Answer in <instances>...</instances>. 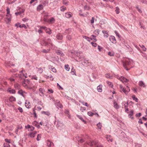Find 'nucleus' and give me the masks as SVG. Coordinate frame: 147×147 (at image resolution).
Returning <instances> with one entry per match:
<instances>
[{
	"instance_id": "nucleus-38",
	"label": "nucleus",
	"mask_w": 147,
	"mask_h": 147,
	"mask_svg": "<svg viewBox=\"0 0 147 147\" xmlns=\"http://www.w3.org/2000/svg\"><path fill=\"white\" fill-rule=\"evenodd\" d=\"M42 113L43 114H44L48 116H49L50 115V114L49 112H45L44 111H42Z\"/></svg>"
},
{
	"instance_id": "nucleus-18",
	"label": "nucleus",
	"mask_w": 147,
	"mask_h": 147,
	"mask_svg": "<svg viewBox=\"0 0 147 147\" xmlns=\"http://www.w3.org/2000/svg\"><path fill=\"white\" fill-rule=\"evenodd\" d=\"M114 107L116 109H118L119 108V107L118 106L117 103L116 101H115L113 102Z\"/></svg>"
},
{
	"instance_id": "nucleus-40",
	"label": "nucleus",
	"mask_w": 147,
	"mask_h": 147,
	"mask_svg": "<svg viewBox=\"0 0 147 147\" xmlns=\"http://www.w3.org/2000/svg\"><path fill=\"white\" fill-rule=\"evenodd\" d=\"M100 31V30L99 29H96L94 31L95 33L98 35L99 34Z\"/></svg>"
},
{
	"instance_id": "nucleus-3",
	"label": "nucleus",
	"mask_w": 147,
	"mask_h": 147,
	"mask_svg": "<svg viewBox=\"0 0 147 147\" xmlns=\"http://www.w3.org/2000/svg\"><path fill=\"white\" fill-rule=\"evenodd\" d=\"M55 104L58 109L59 108L62 109L63 107L62 104L60 103V101L59 100H56V102Z\"/></svg>"
},
{
	"instance_id": "nucleus-17",
	"label": "nucleus",
	"mask_w": 147,
	"mask_h": 147,
	"mask_svg": "<svg viewBox=\"0 0 147 147\" xmlns=\"http://www.w3.org/2000/svg\"><path fill=\"white\" fill-rule=\"evenodd\" d=\"M102 32L104 34V37L107 38L109 36V35L108 34L107 31L103 30L102 31Z\"/></svg>"
},
{
	"instance_id": "nucleus-14",
	"label": "nucleus",
	"mask_w": 147,
	"mask_h": 147,
	"mask_svg": "<svg viewBox=\"0 0 147 147\" xmlns=\"http://www.w3.org/2000/svg\"><path fill=\"white\" fill-rule=\"evenodd\" d=\"M43 7L42 5L40 4L37 7V11H40L43 9Z\"/></svg>"
},
{
	"instance_id": "nucleus-33",
	"label": "nucleus",
	"mask_w": 147,
	"mask_h": 147,
	"mask_svg": "<svg viewBox=\"0 0 147 147\" xmlns=\"http://www.w3.org/2000/svg\"><path fill=\"white\" fill-rule=\"evenodd\" d=\"M108 55L111 56H113L114 55V53L113 52H109Z\"/></svg>"
},
{
	"instance_id": "nucleus-16",
	"label": "nucleus",
	"mask_w": 147,
	"mask_h": 147,
	"mask_svg": "<svg viewBox=\"0 0 147 147\" xmlns=\"http://www.w3.org/2000/svg\"><path fill=\"white\" fill-rule=\"evenodd\" d=\"M77 116L85 124H86V121L82 117L81 115H77Z\"/></svg>"
},
{
	"instance_id": "nucleus-21",
	"label": "nucleus",
	"mask_w": 147,
	"mask_h": 147,
	"mask_svg": "<svg viewBox=\"0 0 147 147\" xmlns=\"http://www.w3.org/2000/svg\"><path fill=\"white\" fill-rule=\"evenodd\" d=\"M50 50V48L48 49H43L42 50V52L44 53H47L49 52V51Z\"/></svg>"
},
{
	"instance_id": "nucleus-62",
	"label": "nucleus",
	"mask_w": 147,
	"mask_h": 147,
	"mask_svg": "<svg viewBox=\"0 0 147 147\" xmlns=\"http://www.w3.org/2000/svg\"><path fill=\"white\" fill-rule=\"evenodd\" d=\"M18 110L19 111L20 113H22L23 112V110L22 108L19 107L18 108Z\"/></svg>"
},
{
	"instance_id": "nucleus-44",
	"label": "nucleus",
	"mask_w": 147,
	"mask_h": 147,
	"mask_svg": "<svg viewBox=\"0 0 147 147\" xmlns=\"http://www.w3.org/2000/svg\"><path fill=\"white\" fill-rule=\"evenodd\" d=\"M29 136L31 138H34L35 136L32 132L30 133Z\"/></svg>"
},
{
	"instance_id": "nucleus-49",
	"label": "nucleus",
	"mask_w": 147,
	"mask_h": 147,
	"mask_svg": "<svg viewBox=\"0 0 147 147\" xmlns=\"http://www.w3.org/2000/svg\"><path fill=\"white\" fill-rule=\"evenodd\" d=\"M83 38H85L89 42H90V38L86 36H84L83 37Z\"/></svg>"
},
{
	"instance_id": "nucleus-52",
	"label": "nucleus",
	"mask_w": 147,
	"mask_h": 147,
	"mask_svg": "<svg viewBox=\"0 0 147 147\" xmlns=\"http://www.w3.org/2000/svg\"><path fill=\"white\" fill-rule=\"evenodd\" d=\"M51 71L53 72H56V70L55 67H51Z\"/></svg>"
},
{
	"instance_id": "nucleus-58",
	"label": "nucleus",
	"mask_w": 147,
	"mask_h": 147,
	"mask_svg": "<svg viewBox=\"0 0 147 147\" xmlns=\"http://www.w3.org/2000/svg\"><path fill=\"white\" fill-rule=\"evenodd\" d=\"M141 115V114L140 113H137L136 114V117H140Z\"/></svg>"
},
{
	"instance_id": "nucleus-43",
	"label": "nucleus",
	"mask_w": 147,
	"mask_h": 147,
	"mask_svg": "<svg viewBox=\"0 0 147 147\" xmlns=\"http://www.w3.org/2000/svg\"><path fill=\"white\" fill-rule=\"evenodd\" d=\"M88 12H86V13L84 14H83L80 13V15L81 16H82L84 17L88 15Z\"/></svg>"
},
{
	"instance_id": "nucleus-26",
	"label": "nucleus",
	"mask_w": 147,
	"mask_h": 147,
	"mask_svg": "<svg viewBox=\"0 0 147 147\" xmlns=\"http://www.w3.org/2000/svg\"><path fill=\"white\" fill-rule=\"evenodd\" d=\"M57 54L58 55H61V56H63L64 54L62 52L59 51H58L56 52Z\"/></svg>"
},
{
	"instance_id": "nucleus-57",
	"label": "nucleus",
	"mask_w": 147,
	"mask_h": 147,
	"mask_svg": "<svg viewBox=\"0 0 147 147\" xmlns=\"http://www.w3.org/2000/svg\"><path fill=\"white\" fill-rule=\"evenodd\" d=\"M84 9L85 10H89V7L87 5H86L84 7Z\"/></svg>"
},
{
	"instance_id": "nucleus-2",
	"label": "nucleus",
	"mask_w": 147,
	"mask_h": 147,
	"mask_svg": "<svg viewBox=\"0 0 147 147\" xmlns=\"http://www.w3.org/2000/svg\"><path fill=\"white\" fill-rule=\"evenodd\" d=\"M43 43V45L47 47H49L48 46L49 45H51L52 46H53V44L51 42V40L50 38L47 39V41H44Z\"/></svg>"
},
{
	"instance_id": "nucleus-29",
	"label": "nucleus",
	"mask_w": 147,
	"mask_h": 147,
	"mask_svg": "<svg viewBox=\"0 0 147 147\" xmlns=\"http://www.w3.org/2000/svg\"><path fill=\"white\" fill-rule=\"evenodd\" d=\"M66 38L67 40L69 41L71 40L72 39L71 36L70 35H68L67 36Z\"/></svg>"
},
{
	"instance_id": "nucleus-55",
	"label": "nucleus",
	"mask_w": 147,
	"mask_h": 147,
	"mask_svg": "<svg viewBox=\"0 0 147 147\" xmlns=\"http://www.w3.org/2000/svg\"><path fill=\"white\" fill-rule=\"evenodd\" d=\"M80 110L82 112H83L84 111H85L86 110V108L84 107H81Z\"/></svg>"
},
{
	"instance_id": "nucleus-20",
	"label": "nucleus",
	"mask_w": 147,
	"mask_h": 147,
	"mask_svg": "<svg viewBox=\"0 0 147 147\" xmlns=\"http://www.w3.org/2000/svg\"><path fill=\"white\" fill-rule=\"evenodd\" d=\"M52 144H53V143L49 140H48L47 141V145L48 146V147H51Z\"/></svg>"
},
{
	"instance_id": "nucleus-37",
	"label": "nucleus",
	"mask_w": 147,
	"mask_h": 147,
	"mask_svg": "<svg viewBox=\"0 0 147 147\" xmlns=\"http://www.w3.org/2000/svg\"><path fill=\"white\" fill-rule=\"evenodd\" d=\"M19 27L21 28H22L23 27H24L25 28H27V27L24 24H22V25L20 24V26H19Z\"/></svg>"
},
{
	"instance_id": "nucleus-61",
	"label": "nucleus",
	"mask_w": 147,
	"mask_h": 147,
	"mask_svg": "<svg viewBox=\"0 0 147 147\" xmlns=\"http://www.w3.org/2000/svg\"><path fill=\"white\" fill-rule=\"evenodd\" d=\"M40 29H44L46 30L47 29V28L45 26H40Z\"/></svg>"
},
{
	"instance_id": "nucleus-12",
	"label": "nucleus",
	"mask_w": 147,
	"mask_h": 147,
	"mask_svg": "<svg viewBox=\"0 0 147 147\" xmlns=\"http://www.w3.org/2000/svg\"><path fill=\"white\" fill-rule=\"evenodd\" d=\"M107 140L108 141H110L111 142L113 141V139L111 138V136L110 135H107L106 136Z\"/></svg>"
},
{
	"instance_id": "nucleus-5",
	"label": "nucleus",
	"mask_w": 147,
	"mask_h": 147,
	"mask_svg": "<svg viewBox=\"0 0 147 147\" xmlns=\"http://www.w3.org/2000/svg\"><path fill=\"white\" fill-rule=\"evenodd\" d=\"M123 67L125 68V69H126L128 71L129 70V69H128L127 68V65H129V63L127 61H123Z\"/></svg>"
},
{
	"instance_id": "nucleus-7",
	"label": "nucleus",
	"mask_w": 147,
	"mask_h": 147,
	"mask_svg": "<svg viewBox=\"0 0 147 147\" xmlns=\"http://www.w3.org/2000/svg\"><path fill=\"white\" fill-rule=\"evenodd\" d=\"M65 32L68 35H70L71 33H73V32L72 31V29L71 28H69L66 29L65 30Z\"/></svg>"
},
{
	"instance_id": "nucleus-42",
	"label": "nucleus",
	"mask_w": 147,
	"mask_h": 147,
	"mask_svg": "<svg viewBox=\"0 0 147 147\" xmlns=\"http://www.w3.org/2000/svg\"><path fill=\"white\" fill-rule=\"evenodd\" d=\"M88 115L90 116H92L94 115V114L91 111H89L88 113Z\"/></svg>"
},
{
	"instance_id": "nucleus-13",
	"label": "nucleus",
	"mask_w": 147,
	"mask_h": 147,
	"mask_svg": "<svg viewBox=\"0 0 147 147\" xmlns=\"http://www.w3.org/2000/svg\"><path fill=\"white\" fill-rule=\"evenodd\" d=\"M139 85L140 86L144 88L146 86L145 84L142 81H139Z\"/></svg>"
},
{
	"instance_id": "nucleus-4",
	"label": "nucleus",
	"mask_w": 147,
	"mask_h": 147,
	"mask_svg": "<svg viewBox=\"0 0 147 147\" xmlns=\"http://www.w3.org/2000/svg\"><path fill=\"white\" fill-rule=\"evenodd\" d=\"M110 41L114 44L116 43V41L115 37L113 36H110L109 38Z\"/></svg>"
},
{
	"instance_id": "nucleus-46",
	"label": "nucleus",
	"mask_w": 147,
	"mask_h": 147,
	"mask_svg": "<svg viewBox=\"0 0 147 147\" xmlns=\"http://www.w3.org/2000/svg\"><path fill=\"white\" fill-rule=\"evenodd\" d=\"M91 44L92 46L94 47H96L97 45V44L96 43L94 42H92Z\"/></svg>"
},
{
	"instance_id": "nucleus-64",
	"label": "nucleus",
	"mask_w": 147,
	"mask_h": 147,
	"mask_svg": "<svg viewBox=\"0 0 147 147\" xmlns=\"http://www.w3.org/2000/svg\"><path fill=\"white\" fill-rule=\"evenodd\" d=\"M136 7L139 12H140V13H141L142 12L141 10L139 8L138 6H137Z\"/></svg>"
},
{
	"instance_id": "nucleus-9",
	"label": "nucleus",
	"mask_w": 147,
	"mask_h": 147,
	"mask_svg": "<svg viewBox=\"0 0 147 147\" xmlns=\"http://www.w3.org/2000/svg\"><path fill=\"white\" fill-rule=\"evenodd\" d=\"M134 111L132 110H131L130 111V113L128 115V117L129 118H131V119H133L134 118L132 116L133 115Z\"/></svg>"
},
{
	"instance_id": "nucleus-22",
	"label": "nucleus",
	"mask_w": 147,
	"mask_h": 147,
	"mask_svg": "<svg viewBox=\"0 0 147 147\" xmlns=\"http://www.w3.org/2000/svg\"><path fill=\"white\" fill-rule=\"evenodd\" d=\"M102 86L100 85H99L97 87V89L98 91L99 92H101L102 90Z\"/></svg>"
},
{
	"instance_id": "nucleus-10",
	"label": "nucleus",
	"mask_w": 147,
	"mask_h": 147,
	"mask_svg": "<svg viewBox=\"0 0 147 147\" xmlns=\"http://www.w3.org/2000/svg\"><path fill=\"white\" fill-rule=\"evenodd\" d=\"M7 91L8 92H9L11 94H15L16 93V91L14 89H11V88H9Z\"/></svg>"
},
{
	"instance_id": "nucleus-23",
	"label": "nucleus",
	"mask_w": 147,
	"mask_h": 147,
	"mask_svg": "<svg viewBox=\"0 0 147 147\" xmlns=\"http://www.w3.org/2000/svg\"><path fill=\"white\" fill-rule=\"evenodd\" d=\"M96 36L94 35H92L91 36V38L90 39L91 40H94V42H96L97 41V40L96 38Z\"/></svg>"
},
{
	"instance_id": "nucleus-11",
	"label": "nucleus",
	"mask_w": 147,
	"mask_h": 147,
	"mask_svg": "<svg viewBox=\"0 0 147 147\" xmlns=\"http://www.w3.org/2000/svg\"><path fill=\"white\" fill-rule=\"evenodd\" d=\"M65 16L67 18H69L71 17L72 13L70 12H67L65 14Z\"/></svg>"
},
{
	"instance_id": "nucleus-45",
	"label": "nucleus",
	"mask_w": 147,
	"mask_h": 147,
	"mask_svg": "<svg viewBox=\"0 0 147 147\" xmlns=\"http://www.w3.org/2000/svg\"><path fill=\"white\" fill-rule=\"evenodd\" d=\"M125 111L126 112L128 113V111H129V109L127 107V106L125 105Z\"/></svg>"
},
{
	"instance_id": "nucleus-59",
	"label": "nucleus",
	"mask_w": 147,
	"mask_h": 147,
	"mask_svg": "<svg viewBox=\"0 0 147 147\" xmlns=\"http://www.w3.org/2000/svg\"><path fill=\"white\" fill-rule=\"evenodd\" d=\"M25 127L26 129H29L31 127V126L29 125H27L25 126Z\"/></svg>"
},
{
	"instance_id": "nucleus-53",
	"label": "nucleus",
	"mask_w": 147,
	"mask_h": 147,
	"mask_svg": "<svg viewBox=\"0 0 147 147\" xmlns=\"http://www.w3.org/2000/svg\"><path fill=\"white\" fill-rule=\"evenodd\" d=\"M97 126L99 129H101V125L100 123L99 122L97 124Z\"/></svg>"
},
{
	"instance_id": "nucleus-54",
	"label": "nucleus",
	"mask_w": 147,
	"mask_h": 147,
	"mask_svg": "<svg viewBox=\"0 0 147 147\" xmlns=\"http://www.w3.org/2000/svg\"><path fill=\"white\" fill-rule=\"evenodd\" d=\"M38 123L36 121H34V123H33L32 125L35 126L36 127Z\"/></svg>"
},
{
	"instance_id": "nucleus-60",
	"label": "nucleus",
	"mask_w": 147,
	"mask_h": 147,
	"mask_svg": "<svg viewBox=\"0 0 147 147\" xmlns=\"http://www.w3.org/2000/svg\"><path fill=\"white\" fill-rule=\"evenodd\" d=\"M34 111L33 114L34 115V117L35 118H37V115L36 113V112L34 111V110H33Z\"/></svg>"
},
{
	"instance_id": "nucleus-50",
	"label": "nucleus",
	"mask_w": 147,
	"mask_h": 147,
	"mask_svg": "<svg viewBox=\"0 0 147 147\" xmlns=\"http://www.w3.org/2000/svg\"><path fill=\"white\" fill-rule=\"evenodd\" d=\"M141 2L142 3H144L147 5V1L145 0H141Z\"/></svg>"
},
{
	"instance_id": "nucleus-8",
	"label": "nucleus",
	"mask_w": 147,
	"mask_h": 147,
	"mask_svg": "<svg viewBox=\"0 0 147 147\" xmlns=\"http://www.w3.org/2000/svg\"><path fill=\"white\" fill-rule=\"evenodd\" d=\"M63 36L61 34L59 33L57 34L56 36V38L59 40H61L63 38Z\"/></svg>"
},
{
	"instance_id": "nucleus-28",
	"label": "nucleus",
	"mask_w": 147,
	"mask_h": 147,
	"mask_svg": "<svg viewBox=\"0 0 147 147\" xmlns=\"http://www.w3.org/2000/svg\"><path fill=\"white\" fill-rule=\"evenodd\" d=\"M46 32L49 34H51V30L49 28H47L46 30Z\"/></svg>"
},
{
	"instance_id": "nucleus-35",
	"label": "nucleus",
	"mask_w": 147,
	"mask_h": 147,
	"mask_svg": "<svg viewBox=\"0 0 147 147\" xmlns=\"http://www.w3.org/2000/svg\"><path fill=\"white\" fill-rule=\"evenodd\" d=\"M65 69L67 71H69V67L68 65H65Z\"/></svg>"
},
{
	"instance_id": "nucleus-32",
	"label": "nucleus",
	"mask_w": 147,
	"mask_h": 147,
	"mask_svg": "<svg viewBox=\"0 0 147 147\" xmlns=\"http://www.w3.org/2000/svg\"><path fill=\"white\" fill-rule=\"evenodd\" d=\"M60 10L61 11H64L66 10V7L63 6L60 7Z\"/></svg>"
},
{
	"instance_id": "nucleus-19",
	"label": "nucleus",
	"mask_w": 147,
	"mask_h": 147,
	"mask_svg": "<svg viewBox=\"0 0 147 147\" xmlns=\"http://www.w3.org/2000/svg\"><path fill=\"white\" fill-rule=\"evenodd\" d=\"M121 81L123 82H127L128 81V80L125 78L124 77L121 76Z\"/></svg>"
},
{
	"instance_id": "nucleus-27",
	"label": "nucleus",
	"mask_w": 147,
	"mask_h": 147,
	"mask_svg": "<svg viewBox=\"0 0 147 147\" xmlns=\"http://www.w3.org/2000/svg\"><path fill=\"white\" fill-rule=\"evenodd\" d=\"M128 90H126V88H123L122 89L123 91L124 92L125 94H127L128 92L130 91V90L128 89Z\"/></svg>"
},
{
	"instance_id": "nucleus-36",
	"label": "nucleus",
	"mask_w": 147,
	"mask_h": 147,
	"mask_svg": "<svg viewBox=\"0 0 147 147\" xmlns=\"http://www.w3.org/2000/svg\"><path fill=\"white\" fill-rule=\"evenodd\" d=\"M132 97L134 100H135L136 102H138V99L137 98L135 97V96L134 95H133L132 96Z\"/></svg>"
},
{
	"instance_id": "nucleus-25",
	"label": "nucleus",
	"mask_w": 147,
	"mask_h": 147,
	"mask_svg": "<svg viewBox=\"0 0 147 147\" xmlns=\"http://www.w3.org/2000/svg\"><path fill=\"white\" fill-rule=\"evenodd\" d=\"M14 88L18 90L20 89V85L18 84H16L14 85Z\"/></svg>"
},
{
	"instance_id": "nucleus-63",
	"label": "nucleus",
	"mask_w": 147,
	"mask_h": 147,
	"mask_svg": "<svg viewBox=\"0 0 147 147\" xmlns=\"http://www.w3.org/2000/svg\"><path fill=\"white\" fill-rule=\"evenodd\" d=\"M94 17H93L92 18V19L90 20V22L91 24H93L94 23Z\"/></svg>"
},
{
	"instance_id": "nucleus-24",
	"label": "nucleus",
	"mask_w": 147,
	"mask_h": 147,
	"mask_svg": "<svg viewBox=\"0 0 147 147\" xmlns=\"http://www.w3.org/2000/svg\"><path fill=\"white\" fill-rule=\"evenodd\" d=\"M9 100L11 102L14 101H16V99L13 96H11L9 98Z\"/></svg>"
},
{
	"instance_id": "nucleus-48",
	"label": "nucleus",
	"mask_w": 147,
	"mask_h": 147,
	"mask_svg": "<svg viewBox=\"0 0 147 147\" xmlns=\"http://www.w3.org/2000/svg\"><path fill=\"white\" fill-rule=\"evenodd\" d=\"M41 135L40 134H38L37 135V138L36 139L37 141H39L40 140L39 138H41Z\"/></svg>"
},
{
	"instance_id": "nucleus-41",
	"label": "nucleus",
	"mask_w": 147,
	"mask_h": 147,
	"mask_svg": "<svg viewBox=\"0 0 147 147\" xmlns=\"http://www.w3.org/2000/svg\"><path fill=\"white\" fill-rule=\"evenodd\" d=\"M119 8L118 7H116L115 11L117 14H118L119 13Z\"/></svg>"
},
{
	"instance_id": "nucleus-39",
	"label": "nucleus",
	"mask_w": 147,
	"mask_h": 147,
	"mask_svg": "<svg viewBox=\"0 0 147 147\" xmlns=\"http://www.w3.org/2000/svg\"><path fill=\"white\" fill-rule=\"evenodd\" d=\"M84 141V140L82 138H81L80 140H78V142L80 143H82Z\"/></svg>"
},
{
	"instance_id": "nucleus-6",
	"label": "nucleus",
	"mask_w": 147,
	"mask_h": 147,
	"mask_svg": "<svg viewBox=\"0 0 147 147\" xmlns=\"http://www.w3.org/2000/svg\"><path fill=\"white\" fill-rule=\"evenodd\" d=\"M40 3L42 4L44 6H48V1L47 0H44L43 1H41Z\"/></svg>"
},
{
	"instance_id": "nucleus-51",
	"label": "nucleus",
	"mask_w": 147,
	"mask_h": 147,
	"mask_svg": "<svg viewBox=\"0 0 147 147\" xmlns=\"http://www.w3.org/2000/svg\"><path fill=\"white\" fill-rule=\"evenodd\" d=\"M4 147H10V145L9 144L7 143H4Z\"/></svg>"
},
{
	"instance_id": "nucleus-31",
	"label": "nucleus",
	"mask_w": 147,
	"mask_h": 147,
	"mask_svg": "<svg viewBox=\"0 0 147 147\" xmlns=\"http://www.w3.org/2000/svg\"><path fill=\"white\" fill-rule=\"evenodd\" d=\"M18 93L20 94L21 96H24L23 92V91L22 90H20L18 92Z\"/></svg>"
},
{
	"instance_id": "nucleus-56",
	"label": "nucleus",
	"mask_w": 147,
	"mask_h": 147,
	"mask_svg": "<svg viewBox=\"0 0 147 147\" xmlns=\"http://www.w3.org/2000/svg\"><path fill=\"white\" fill-rule=\"evenodd\" d=\"M5 141L7 142L8 143H10V140L9 139L7 138H6L5 139Z\"/></svg>"
},
{
	"instance_id": "nucleus-30",
	"label": "nucleus",
	"mask_w": 147,
	"mask_h": 147,
	"mask_svg": "<svg viewBox=\"0 0 147 147\" xmlns=\"http://www.w3.org/2000/svg\"><path fill=\"white\" fill-rule=\"evenodd\" d=\"M106 77L107 78L110 79H112L113 78L112 76H110V74L109 73L106 74Z\"/></svg>"
},
{
	"instance_id": "nucleus-47",
	"label": "nucleus",
	"mask_w": 147,
	"mask_h": 147,
	"mask_svg": "<svg viewBox=\"0 0 147 147\" xmlns=\"http://www.w3.org/2000/svg\"><path fill=\"white\" fill-rule=\"evenodd\" d=\"M114 32L116 34V36H117L118 37V38H119L121 36L119 34L118 32L117 31L115 30Z\"/></svg>"
},
{
	"instance_id": "nucleus-15",
	"label": "nucleus",
	"mask_w": 147,
	"mask_h": 147,
	"mask_svg": "<svg viewBox=\"0 0 147 147\" xmlns=\"http://www.w3.org/2000/svg\"><path fill=\"white\" fill-rule=\"evenodd\" d=\"M29 102L27 100L26 101L25 103V106L27 108L29 109L31 108V106L29 104H30Z\"/></svg>"
},
{
	"instance_id": "nucleus-34",
	"label": "nucleus",
	"mask_w": 147,
	"mask_h": 147,
	"mask_svg": "<svg viewBox=\"0 0 147 147\" xmlns=\"http://www.w3.org/2000/svg\"><path fill=\"white\" fill-rule=\"evenodd\" d=\"M76 71H75V70L73 68H72L71 70V73H72V74L73 75H76Z\"/></svg>"
},
{
	"instance_id": "nucleus-1",
	"label": "nucleus",
	"mask_w": 147,
	"mask_h": 147,
	"mask_svg": "<svg viewBox=\"0 0 147 147\" xmlns=\"http://www.w3.org/2000/svg\"><path fill=\"white\" fill-rule=\"evenodd\" d=\"M87 144L91 146H92L94 145H96V147H104L101 144H97L96 141L94 140L92 141H90L89 142H87L86 143L84 144L85 146H86Z\"/></svg>"
}]
</instances>
